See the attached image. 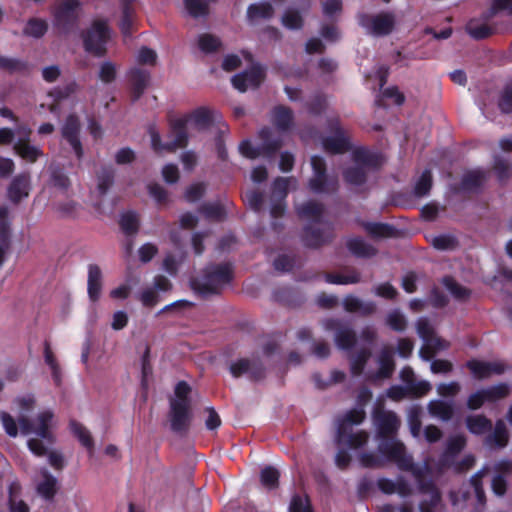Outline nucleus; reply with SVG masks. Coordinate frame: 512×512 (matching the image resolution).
<instances>
[{
  "label": "nucleus",
  "instance_id": "34",
  "mask_svg": "<svg viewBox=\"0 0 512 512\" xmlns=\"http://www.w3.org/2000/svg\"><path fill=\"white\" fill-rule=\"evenodd\" d=\"M416 329L419 337L426 344H434L435 348H442V340L435 335L434 328L427 318H419L416 322Z\"/></svg>",
  "mask_w": 512,
  "mask_h": 512
},
{
  "label": "nucleus",
  "instance_id": "53",
  "mask_svg": "<svg viewBox=\"0 0 512 512\" xmlns=\"http://www.w3.org/2000/svg\"><path fill=\"white\" fill-rule=\"evenodd\" d=\"M290 181L296 182L294 178H275L271 186L272 197L276 200H285L288 195Z\"/></svg>",
  "mask_w": 512,
  "mask_h": 512
},
{
  "label": "nucleus",
  "instance_id": "35",
  "mask_svg": "<svg viewBox=\"0 0 512 512\" xmlns=\"http://www.w3.org/2000/svg\"><path fill=\"white\" fill-rule=\"evenodd\" d=\"M72 434L78 439L83 447H85L89 454L92 456L94 453V440L88 429L76 420H71L69 423Z\"/></svg>",
  "mask_w": 512,
  "mask_h": 512
},
{
  "label": "nucleus",
  "instance_id": "11",
  "mask_svg": "<svg viewBox=\"0 0 512 512\" xmlns=\"http://www.w3.org/2000/svg\"><path fill=\"white\" fill-rule=\"evenodd\" d=\"M335 238L334 227L331 223H327L324 228H316L312 224L303 227L301 240L305 247L318 249L332 242Z\"/></svg>",
  "mask_w": 512,
  "mask_h": 512
},
{
  "label": "nucleus",
  "instance_id": "30",
  "mask_svg": "<svg viewBox=\"0 0 512 512\" xmlns=\"http://www.w3.org/2000/svg\"><path fill=\"white\" fill-rule=\"evenodd\" d=\"M43 480L37 485V493L46 501H52L58 491V481L47 470L42 472Z\"/></svg>",
  "mask_w": 512,
  "mask_h": 512
},
{
  "label": "nucleus",
  "instance_id": "10",
  "mask_svg": "<svg viewBox=\"0 0 512 512\" xmlns=\"http://www.w3.org/2000/svg\"><path fill=\"white\" fill-rule=\"evenodd\" d=\"M489 179V172L482 168L465 171L460 182L454 186L455 193L480 194Z\"/></svg>",
  "mask_w": 512,
  "mask_h": 512
},
{
  "label": "nucleus",
  "instance_id": "60",
  "mask_svg": "<svg viewBox=\"0 0 512 512\" xmlns=\"http://www.w3.org/2000/svg\"><path fill=\"white\" fill-rule=\"evenodd\" d=\"M198 45L201 51L205 53H213L221 47V41L216 36L205 33L199 37Z\"/></svg>",
  "mask_w": 512,
  "mask_h": 512
},
{
  "label": "nucleus",
  "instance_id": "24",
  "mask_svg": "<svg viewBox=\"0 0 512 512\" xmlns=\"http://www.w3.org/2000/svg\"><path fill=\"white\" fill-rule=\"evenodd\" d=\"M466 439L463 436L457 435L451 437L446 445L444 453L439 459V464L442 467H450L454 464V458L464 449Z\"/></svg>",
  "mask_w": 512,
  "mask_h": 512
},
{
  "label": "nucleus",
  "instance_id": "49",
  "mask_svg": "<svg viewBox=\"0 0 512 512\" xmlns=\"http://www.w3.org/2000/svg\"><path fill=\"white\" fill-rule=\"evenodd\" d=\"M48 30V24L45 20L39 18H31L28 20L23 32L27 36L41 38Z\"/></svg>",
  "mask_w": 512,
  "mask_h": 512
},
{
  "label": "nucleus",
  "instance_id": "39",
  "mask_svg": "<svg viewBox=\"0 0 512 512\" xmlns=\"http://www.w3.org/2000/svg\"><path fill=\"white\" fill-rule=\"evenodd\" d=\"M467 33L475 40H483L492 36L495 29L486 23H479L476 19H471L466 25Z\"/></svg>",
  "mask_w": 512,
  "mask_h": 512
},
{
  "label": "nucleus",
  "instance_id": "12",
  "mask_svg": "<svg viewBox=\"0 0 512 512\" xmlns=\"http://www.w3.org/2000/svg\"><path fill=\"white\" fill-rule=\"evenodd\" d=\"M80 122L76 115H69L61 128L63 139L71 146L76 158L81 160L84 156L82 142L80 140Z\"/></svg>",
  "mask_w": 512,
  "mask_h": 512
},
{
  "label": "nucleus",
  "instance_id": "7",
  "mask_svg": "<svg viewBox=\"0 0 512 512\" xmlns=\"http://www.w3.org/2000/svg\"><path fill=\"white\" fill-rule=\"evenodd\" d=\"M381 455L390 462L395 463L403 471L413 470V459L407 455L405 446L402 442L389 438H383L378 446Z\"/></svg>",
  "mask_w": 512,
  "mask_h": 512
},
{
  "label": "nucleus",
  "instance_id": "25",
  "mask_svg": "<svg viewBox=\"0 0 512 512\" xmlns=\"http://www.w3.org/2000/svg\"><path fill=\"white\" fill-rule=\"evenodd\" d=\"M365 231L374 239L395 238L399 235L395 226L382 222H364Z\"/></svg>",
  "mask_w": 512,
  "mask_h": 512
},
{
  "label": "nucleus",
  "instance_id": "33",
  "mask_svg": "<svg viewBox=\"0 0 512 512\" xmlns=\"http://www.w3.org/2000/svg\"><path fill=\"white\" fill-rule=\"evenodd\" d=\"M0 70H3L11 75H26L30 72V64L22 59L0 55Z\"/></svg>",
  "mask_w": 512,
  "mask_h": 512
},
{
  "label": "nucleus",
  "instance_id": "26",
  "mask_svg": "<svg viewBox=\"0 0 512 512\" xmlns=\"http://www.w3.org/2000/svg\"><path fill=\"white\" fill-rule=\"evenodd\" d=\"M294 121V114L291 108L284 105H277L272 110V122L280 131H287Z\"/></svg>",
  "mask_w": 512,
  "mask_h": 512
},
{
  "label": "nucleus",
  "instance_id": "4",
  "mask_svg": "<svg viewBox=\"0 0 512 512\" xmlns=\"http://www.w3.org/2000/svg\"><path fill=\"white\" fill-rule=\"evenodd\" d=\"M313 174L308 180V188L314 194H335L339 190L337 176L327 173L326 161L323 157L314 155L311 157Z\"/></svg>",
  "mask_w": 512,
  "mask_h": 512
},
{
  "label": "nucleus",
  "instance_id": "45",
  "mask_svg": "<svg viewBox=\"0 0 512 512\" xmlns=\"http://www.w3.org/2000/svg\"><path fill=\"white\" fill-rule=\"evenodd\" d=\"M115 171L110 166L101 168L97 175V189L101 195H105L114 183Z\"/></svg>",
  "mask_w": 512,
  "mask_h": 512
},
{
  "label": "nucleus",
  "instance_id": "42",
  "mask_svg": "<svg viewBox=\"0 0 512 512\" xmlns=\"http://www.w3.org/2000/svg\"><path fill=\"white\" fill-rule=\"evenodd\" d=\"M442 283L456 300L465 301L471 296V290L460 285L452 276H445Z\"/></svg>",
  "mask_w": 512,
  "mask_h": 512
},
{
  "label": "nucleus",
  "instance_id": "63",
  "mask_svg": "<svg viewBox=\"0 0 512 512\" xmlns=\"http://www.w3.org/2000/svg\"><path fill=\"white\" fill-rule=\"evenodd\" d=\"M206 192V184L203 182H198L190 185L184 194V198L189 203H194L200 200Z\"/></svg>",
  "mask_w": 512,
  "mask_h": 512
},
{
  "label": "nucleus",
  "instance_id": "3",
  "mask_svg": "<svg viewBox=\"0 0 512 512\" xmlns=\"http://www.w3.org/2000/svg\"><path fill=\"white\" fill-rule=\"evenodd\" d=\"M82 12L80 0H63L52 9L53 27L61 35H69L79 27Z\"/></svg>",
  "mask_w": 512,
  "mask_h": 512
},
{
  "label": "nucleus",
  "instance_id": "44",
  "mask_svg": "<svg viewBox=\"0 0 512 512\" xmlns=\"http://www.w3.org/2000/svg\"><path fill=\"white\" fill-rule=\"evenodd\" d=\"M133 14V7L127 0H124L122 5V17L119 23V28L124 37L132 35Z\"/></svg>",
  "mask_w": 512,
  "mask_h": 512
},
{
  "label": "nucleus",
  "instance_id": "46",
  "mask_svg": "<svg viewBox=\"0 0 512 512\" xmlns=\"http://www.w3.org/2000/svg\"><path fill=\"white\" fill-rule=\"evenodd\" d=\"M370 356V350L362 348L351 358L350 371L353 376H360L363 373Z\"/></svg>",
  "mask_w": 512,
  "mask_h": 512
},
{
  "label": "nucleus",
  "instance_id": "9",
  "mask_svg": "<svg viewBox=\"0 0 512 512\" xmlns=\"http://www.w3.org/2000/svg\"><path fill=\"white\" fill-rule=\"evenodd\" d=\"M168 417L171 431L178 436H185L190 429L192 420L190 403L170 402Z\"/></svg>",
  "mask_w": 512,
  "mask_h": 512
},
{
  "label": "nucleus",
  "instance_id": "64",
  "mask_svg": "<svg viewBox=\"0 0 512 512\" xmlns=\"http://www.w3.org/2000/svg\"><path fill=\"white\" fill-rule=\"evenodd\" d=\"M247 75L246 83L248 88H258L265 78V73L260 66H253L245 71Z\"/></svg>",
  "mask_w": 512,
  "mask_h": 512
},
{
  "label": "nucleus",
  "instance_id": "59",
  "mask_svg": "<svg viewBox=\"0 0 512 512\" xmlns=\"http://www.w3.org/2000/svg\"><path fill=\"white\" fill-rule=\"evenodd\" d=\"M458 245L456 237L448 234L436 236L432 240V246L441 251L455 250Z\"/></svg>",
  "mask_w": 512,
  "mask_h": 512
},
{
  "label": "nucleus",
  "instance_id": "38",
  "mask_svg": "<svg viewBox=\"0 0 512 512\" xmlns=\"http://www.w3.org/2000/svg\"><path fill=\"white\" fill-rule=\"evenodd\" d=\"M323 147L331 154H343L351 149V144L345 135H334L323 139Z\"/></svg>",
  "mask_w": 512,
  "mask_h": 512
},
{
  "label": "nucleus",
  "instance_id": "29",
  "mask_svg": "<svg viewBox=\"0 0 512 512\" xmlns=\"http://www.w3.org/2000/svg\"><path fill=\"white\" fill-rule=\"evenodd\" d=\"M343 306L347 312H358L363 316H369L376 311V305L374 302H363L359 298L352 295L345 297Z\"/></svg>",
  "mask_w": 512,
  "mask_h": 512
},
{
  "label": "nucleus",
  "instance_id": "2",
  "mask_svg": "<svg viewBox=\"0 0 512 512\" xmlns=\"http://www.w3.org/2000/svg\"><path fill=\"white\" fill-rule=\"evenodd\" d=\"M234 278L232 264L219 263L205 266L201 274L191 279L193 291L202 298L220 295L223 288Z\"/></svg>",
  "mask_w": 512,
  "mask_h": 512
},
{
  "label": "nucleus",
  "instance_id": "5",
  "mask_svg": "<svg viewBox=\"0 0 512 512\" xmlns=\"http://www.w3.org/2000/svg\"><path fill=\"white\" fill-rule=\"evenodd\" d=\"M357 22L367 34L374 37L390 35L396 26V17L393 12L382 11L377 14L358 13Z\"/></svg>",
  "mask_w": 512,
  "mask_h": 512
},
{
  "label": "nucleus",
  "instance_id": "41",
  "mask_svg": "<svg viewBox=\"0 0 512 512\" xmlns=\"http://www.w3.org/2000/svg\"><path fill=\"white\" fill-rule=\"evenodd\" d=\"M368 438L369 436L366 431L361 430L353 433L351 429L347 430V434L341 441L337 438L335 440L338 445H346L351 449H358L366 445Z\"/></svg>",
  "mask_w": 512,
  "mask_h": 512
},
{
  "label": "nucleus",
  "instance_id": "56",
  "mask_svg": "<svg viewBox=\"0 0 512 512\" xmlns=\"http://www.w3.org/2000/svg\"><path fill=\"white\" fill-rule=\"evenodd\" d=\"M498 108L503 114L512 113V80L507 82L500 92Z\"/></svg>",
  "mask_w": 512,
  "mask_h": 512
},
{
  "label": "nucleus",
  "instance_id": "31",
  "mask_svg": "<svg viewBox=\"0 0 512 512\" xmlns=\"http://www.w3.org/2000/svg\"><path fill=\"white\" fill-rule=\"evenodd\" d=\"M346 245L348 250L357 258H371L378 252L374 246L368 244L360 237L349 239Z\"/></svg>",
  "mask_w": 512,
  "mask_h": 512
},
{
  "label": "nucleus",
  "instance_id": "50",
  "mask_svg": "<svg viewBox=\"0 0 512 512\" xmlns=\"http://www.w3.org/2000/svg\"><path fill=\"white\" fill-rule=\"evenodd\" d=\"M279 477V471L273 466H266L260 473L262 485L269 490L276 489L279 486Z\"/></svg>",
  "mask_w": 512,
  "mask_h": 512
},
{
  "label": "nucleus",
  "instance_id": "6",
  "mask_svg": "<svg viewBox=\"0 0 512 512\" xmlns=\"http://www.w3.org/2000/svg\"><path fill=\"white\" fill-rule=\"evenodd\" d=\"M111 30L106 20H94L83 33V46L86 52L96 57H103L107 53L106 45L110 39Z\"/></svg>",
  "mask_w": 512,
  "mask_h": 512
},
{
  "label": "nucleus",
  "instance_id": "19",
  "mask_svg": "<svg viewBox=\"0 0 512 512\" xmlns=\"http://www.w3.org/2000/svg\"><path fill=\"white\" fill-rule=\"evenodd\" d=\"M353 161L362 167L377 170L383 164V157L380 153L372 152L367 148L359 147L352 152Z\"/></svg>",
  "mask_w": 512,
  "mask_h": 512
},
{
  "label": "nucleus",
  "instance_id": "62",
  "mask_svg": "<svg viewBox=\"0 0 512 512\" xmlns=\"http://www.w3.org/2000/svg\"><path fill=\"white\" fill-rule=\"evenodd\" d=\"M386 323L392 330L396 332H403L407 326L406 318L398 310H394L388 314Z\"/></svg>",
  "mask_w": 512,
  "mask_h": 512
},
{
  "label": "nucleus",
  "instance_id": "18",
  "mask_svg": "<svg viewBox=\"0 0 512 512\" xmlns=\"http://www.w3.org/2000/svg\"><path fill=\"white\" fill-rule=\"evenodd\" d=\"M379 437L389 438L393 436L399 426V420L392 411H379L374 416Z\"/></svg>",
  "mask_w": 512,
  "mask_h": 512
},
{
  "label": "nucleus",
  "instance_id": "57",
  "mask_svg": "<svg viewBox=\"0 0 512 512\" xmlns=\"http://www.w3.org/2000/svg\"><path fill=\"white\" fill-rule=\"evenodd\" d=\"M432 188V173L425 169L414 186V194L417 197H424L429 194Z\"/></svg>",
  "mask_w": 512,
  "mask_h": 512
},
{
  "label": "nucleus",
  "instance_id": "61",
  "mask_svg": "<svg viewBox=\"0 0 512 512\" xmlns=\"http://www.w3.org/2000/svg\"><path fill=\"white\" fill-rule=\"evenodd\" d=\"M289 512H314L308 496L302 497L299 494L292 496Z\"/></svg>",
  "mask_w": 512,
  "mask_h": 512
},
{
  "label": "nucleus",
  "instance_id": "32",
  "mask_svg": "<svg viewBox=\"0 0 512 512\" xmlns=\"http://www.w3.org/2000/svg\"><path fill=\"white\" fill-rule=\"evenodd\" d=\"M379 369L376 373L377 378L387 379L390 378L395 369V362L393 359V351L389 347H384L379 354Z\"/></svg>",
  "mask_w": 512,
  "mask_h": 512
},
{
  "label": "nucleus",
  "instance_id": "16",
  "mask_svg": "<svg viewBox=\"0 0 512 512\" xmlns=\"http://www.w3.org/2000/svg\"><path fill=\"white\" fill-rule=\"evenodd\" d=\"M21 137L14 144L15 152L24 160L34 163L43 155L42 150L30 144L31 130L28 127L20 129Z\"/></svg>",
  "mask_w": 512,
  "mask_h": 512
},
{
  "label": "nucleus",
  "instance_id": "58",
  "mask_svg": "<svg viewBox=\"0 0 512 512\" xmlns=\"http://www.w3.org/2000/svg\"><path fill=\"white\" fill-rule=\"evenodd\" d=\"M243 200L249 205V207L255 211L260 212L264 205V194L258 190H247L242 194Z\"/></svg>",
  "mask_w": 512,
  "mask_h": 512
},
{
  "label": "nucleus",
  "instance_id": "37",
  "mask_svg": "<svg viewBox=\"0 0 512 512\" xmlns=\"http://www.w3.org/2000/svg\"><path fill=\"white\" fill-rule=\"evenodd\" d=\"M428 411L431 416L437 417L445 422L450 421L454 416L453 404L443 400L430 401L428 404Z\"/></svg>",
  "mask_w": 512,
  "mask_h": 512
},
{
  "label": "nucleus",
  "instance_id": "43",
  "mask_svg": "<svg viewBox=\"0 0 512 512\" xmlns=\"http://www.w3.org/2000/svg\"><path fill=\"white\" fill-rule=\"evenodd\" d=\"M119 225L122 232L127 236L137 234L139 230V219L135 212L128 211L120 216Z\"/></svg>",
  "mask_w": 512,
  "mask_h": 512
},
{
  "label": "nucleus",
  "instance_id": "1",
  "mask_svg": "<svg viewBox=\"0 0 512 512\" xmlns=\"http://www.w3.org/2000/svg\"><path fill=\"white\" fill-rule=\"evenodd\" d=\"M192 121L198 130L209 128L213 123L211 111L205 107L195 109L191 114L169 120L168 141L163 143L160 134L150 128L151 145L156 152L166 151L175 152L179 148H185L188 145L187 123Z\"/></svg>",
  "mask_w": 512,
  "mask_h": 512
},
{
  "label": "nucleus",
  "instance_id": "22",
  "mask_svg": "<svg viewBox=\"0 0 512 512\" xmlns=\"http://www.w3.org/2000/svg\"><path fill=\"white\" fill-rule=\"evenodd\" d=\"M365 411L363 409H351L343 418L338 420L337 425V439L341 441L347 434V430L352 429V425H359L365 419Z\"/></svg>",
  "mask_w": 512,
  "mask_h": 512
},
{
  "label": "nucleus",
  "instance_id": "23",
  "mask_svg": "<svg viewBox=\"0 0 512 512\" xmlns=\"http://www.w3.org/2000/svg\"><path fill=\"white\" fill-rule=\"evenodd\" d=\"M259 138L262 144L259 146L262 156L272 157L282 147L283 142L280 137H273V131L269 127H263L259 131Z\"/></svg>",
  "mask_w": 512,
  "mask_h": 512
},
{
  "label": "nucleus",
  "instance_id": "13",
  "mask_svg": "<svg viewBox=\"0 0 512 512\" xmlns=\"http://www.w3.org/2000/svg\"><path fill=\"white\" fill-rule=\"evenodd\" d=\"M465 366L476 380H484L494 374L500 375L505 371V367L502 363L481 361L478 359L468 360Z\"/></svg>",
  "mask_w": 512,
  "mask_h": 512
},
{
  "label": "nucleus",
  "instance_id": "51",
  "mask_svg": "<svg viewBox=\"0 0 512 512\" xmlns=\"http://www.w3.org/2000/svg\"><path fill=\"white\" fill-rule=\"evenodd\" d=\"M282 24L289 30H300L303 28L304 19L298 10L287 9L282 16Z\"/></svg>",
  "mask_w": 512,
  "mask_h": 512
},
{
  "label": "nucleus",
  "instance_id": "21",
  "mask_svg": "<svg viewBox=\"0 0 512 512\" xmlns=\"http://www.w3.org/2000/svg\"><path fill=\"white\" fill-rule=\"evenodd\" d=\"M102 291V271L97 264L88 265L87 293L91 302L100 299Z\"/></svg>",
  "mask_w": 512,
  "mask_h": 512
},
{
  "label": "nucleus",
  "instance_id": "54",
  "mask_svg": "<svg viewBox=\"0 0 512 512\" xmlns=\"http://www.w3.org/2000/svg\"><path fill=\"white\" fill-rule=\"evenodd\" d=\"M78 89V84L75 81H71L63 86H57L51 89L48 93L50 97L56 102H61L69 98Z\"/></svg>",
  "mask_w": 512,
  "mask_h": 512
},
{
  "label": "nucleus",
  "instance_id": "40",
  "mask_svg": "<svg viewBox=\"0 0 512 512\" xmlns=\"http://www.w3.org/2000/svg\"><path fill=\"white\" fill-rule=\"evenodd\" d=\"M343 179L349 185L362 186L367 181V172L364 167L356 164L343 171Z\"/></svg>",
  "mask_w": 512,
  "mask_h": 512
},
{
  "label": "nucleus",
  "instance_id": "8",
  "mask_svg": "<svg viewBox=\"0 0 512 512\" xmlns=\"http://www.w3.org/2000/svg\"><path fill=\"white\" fill-rule=\"evenodd\" d=\"M53 417V412L46 410L38 414L36 418V426H34L32 421L25 415L18 417V424L24 435L35 433L37 436L47 441L48 444H53L55 437L50 430V424Z\"/></svg>",
  "mask_w": 512,
  "mask_h": 512
},
{
  "label": "nucleus",
  "instance_id": "17",
  "mask_svg": "<svg viewBox=\"0 0 512 512\" xmlns=\"http://www.w3.org/2000/svg\"><path fill=\"white\" fill-rule=\"evenodd\" d=\"M326 327L336 330L335 343L339 349L351 350L357 343L356 332L346 326H342L338 320H329Z\"/></svg>",
  "mask_w": 512,
  "mask_h": 512
},
{
  "label": "nucleus",
  "instance_id": "27",
  "mask_svg": "<svg viewBox=\"0 0 512 512\" xmlns=\"http://www.w3.org/2000/svg\"><path fill=\"white\" fill-rule=\"evenodd\" d=\"M508 441L509 433L506 424L502 419H498L493 432L486 437L485 443L491 448H504L507 446Z\"/></svg>",
  "mask_w": 512,
  "mask_h": 512
},
{
  "label": "nucleus",
  "instance_id": "20",
  "mask_svg": "<svg viewBox=\"0 0 512 512\" xmlns=\"http://www.w3.org/2000/svg\"><path fill=\"white\" fill-rule=\"evenodd\" d=\"M299 218L309 220L312 223H322L325 207L315 200L306 201L296 207Z\"/></svg>",
  "mask_w": 512,
  "mask_h": 512
},
{
  "label": "nucleus",
  "instance_id": "47",
  "mask_svg": "<svg viewBox=\"0 0 512 512\" xmlns=\"http://www.w3.org/2000/svg\"><path fill=\"white\" fill-rule=\"evenodd\" d=\"M199 212L209 220L222 221L226 217V211L220 203H203Z\"/></svg>",
  "mask_w": 512,
  "mask_h": 512
},
{
  "label": "nucleus",
  "instance_id": "48",
  "mask_svg": "<svg viewBox=\"0 0 512 512\" xmlns=\"http://www.w3.org/2000/svg\"><path fill=\"white\" fill-rule=\"evenodd\" d=\"M325 279L328 283L346 285L360 282V273L352 269L348 274L327 273Z\"/></svg>",
  "mask_w": 512,
  "mask_h": 512
},
{
  "label": "nucleus",
  "instance_id": "28",
  "mask_svg": "<svg viewBox=\"0 0 512 512\" xmlns=\"http://www.w3.org/2000/svg\"><path fill=\"white\" fill-rule=\"evenodd\" d=\"M273 15L274 8L267 1L250 4L246 13L247 21L250 23H254L260 19L269 20L273 17Z\"/></svg>",
  "mask_w": 512,
  "mask_h": 512
},
{
  "label": "nucleus",
  "instance_id": "14",
  "mask_svg": "<svg viewBox=\"0 0 512 512\" xmlns=\"http://www.w3.org/2000/svg\"><path fill=\"white\" fill-rule=\"evenodd\" d=\"M31 190V178L28 172L16 175L7 188V197L13 204H18L29 196Z\"/></svg>",
  "mask_w": 512,
  "mask_h": 512
},
{
  "label": "nucleus",
  "instance_id": "36",
  "mask_svg": "<svg viewBox=\"0 0 512 512\" xmlns=\"http://www.w3.org/2000/svg\"><path fill=\"white\" fill-rule=\"evenodd\" d=\"M466 427L474 435H483L492 430V421L485 415H470L466 418Z\"/></svg>",
  "mask_w": 512,
  "mask_h": 512
},
{
  "label": "nucleus",
  "instance_id": "55",
  "mask_svg": "<svg viewBox=\"0 0 512 512\" xmlns=\"http://www.w3.org/2000/svg\"><path fill=\"white\" fill-rule=\"evenodd\" d=\"M487 402H495L506 398L510 394V387L506 383H499L483 389Z\"/></svg>",
  "mask_w": 512,
  "mask_h": 512
},
{
  "label": "nucleus",
  "instance_id": "15",
  "mask_svg": "<svg viewBox=\"0 0 512 512\" xmlns=\"http://www.w3.org/2000/svg\"><path fill=\"white\" fill-rule=\"evenodd\" d=\"M151 80V74L149 71L134 67L128 72V81L131 88V100L132 102L138 101L144 94Z\"/></svg>",
  "mask_w": 512,
  "mask_h": 512
},
{
  "label": "nucleus",
  "instance_id": "52",
  "mask_svg": "<svg viewBox=\"0 0 512 512\" xmlns=\"http://www.w3.org/2000/svg\"><path fill=\"white\" fill-rule=\"evenodd\" d=\"M184 6L193 18L205 17L209 14V5L205 0H184Z\"/></svg>",
  "mask_w": 512,
  "mask_h": 512
}]
</instances>
